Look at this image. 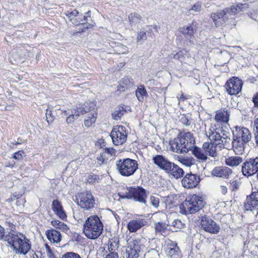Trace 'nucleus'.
<instances>
[{"label":"nucleus","mask_w":258,"mask_h":258,"mask_svg":"<svg viewBox=\"0 0 258 258\" xmlns=\"http://www.w3.org/2000/svg\"><path fill=\"white\" fill-rule=\"evenodd\" d=\"M52 210L60 219L64 220L67 218V215L63 209L61 203L57 200H54L52 203Z\"/></svg>","instance_id":"412c9836"},{"label":"nucleus","mask_w":258,"mask_h":258,"mask_svg":"<svg viewBox=\"0 0 258 258\" xmlns=\"http://www.w3.org/2000/svg\"><path fill=\"white\" fill-rule=\"evenodd\" d=\"M8 233L5 232V229L0 225V240L6 241L5 238L7 239V237H9L12 232H9Z\"/></svg>","instance_id":"09e8293b"},{"label":"nucleus","mask_w":258,"mask_h":258,"mask_svg":"<svg viewBox=\"0 0 258 258\" xmlns=\"http://www.w3.org/2000/svg\"><path fill=\"white\" fill-rule=\"evenodd\" d=\"M5 239L16 254L25 255L31 248L30 240L20 232L11 233Z\"/></svg>","instance_id":"7ed1b4c3"},{"label":"nucleus","mask_w":258,"mask_h":258,"mask_svg":"<svg viewBox=\"0 0 258 258\" xmlns=\"http://www.w3.org/2000/svg\"><path fill=\"white\" fill-rule=\"evenodd\" d=\"M118 247V243L115 242H113L110 243V246L109 247L108 249L111 251H112L113 250H114L116 248L117 249Z\"/></svg>","instance_id":"69168bd1"},{"label":"nucleus","mask_w":258,"mask_h":258,"mask_svg":"<svg viewBox=\"0 0 258 258\" xmlns=\"http://www.w3.org/2000/svg\"><path fill=\"white\" fill-rule=\"evenodd\" d=\"M146 258H160V254L159 252L154 249H152L151 250L148 251L145 255Z\"/></svg>","instance_id":"a18cd8bd"},{"label":"nucleus","mask_w":258,"mask_h":258,"mask_svg":"<svg viewBox=\"0 0 258 258\" xmlns=\"http://www.w3.org/2000/svg\"><path fill=\"white\" fill-rule=\"evenodd\" d=\"M148 225L145 218H136L130 220L127 224V229L130 232H136L139 229Z\"/></svg>","instance_id":"f3484780"},{"label":"nucleus","mask_w":258,"mask_h":258,"mask_svg":"<svg viewBox=\"0 0 258 258\" xmlns=\"http://www.w3.org/2000/svg\"><path fill=\"white\" fill-rule=\"evenodd\" d=\"M51 224L55 228L59 229L66 233L70 232V229L68 226L63 222L59 220H52Z\"/></svg>","instance_id":"f704fd0d"},{"label":"nucleus","mask_w":258,"mask_h":258,"mask_svg":"<svg viewBox=\"0 0 258 258\" xmlns=\"http://www.w3.org/2000/svg\"><path fill=\"white\" fill-rule=\"evenodd\" d=\"M104 157H105V156L103 155V154L101 153L97 157V166H100L104 163Z\"/></svg>","instance_id":"680f3d73"},{"label":"nucleus","mask_w":258,"mask_h":258,"mask_svg":"<svg viewBox=\"0 0 258 258\" xmlns=\"http://www.w3.org/2000/svg\"><path fill=\"white\" fill-rule=\"evenodd\" d=\"M84 21L85 22H82L80 23V24L78 25L79 28H78L77 32L83 33L85 32L87 29L91 28L95 25V22L91 18L89 20H85Z\"/></svg>","instance_id":"7c9ffc66"},{"label":"nucleus","mask_w":258,"mask_h":258,"mask_svg":"<svg viewBox=\"0 0 258 258\" xmlns=\"http://www.w3.org/2000/svg\"><path fill=\"white\" fill-rule=\"evenodd\" d=\"M203 198L197 195L188 197L180 206L182 213L194 214L202 209L205 205Z\"/></svg>","instance_id":"423d86ee"},{"label":"nucleus","mask_w":258,"mask_h":258,"mask_svg":"<svg viewBox=\"0 0 258 258\" xmlns=\"http://www.w3.org/2000/svg\"><path fill=\"white\" fill-rule=\"evenodd\" d=\"M122 199H131L146 205L147 195L146 190L141 186L131 187L127 191L119 194Z\"/></svg>","instance_id":"6e6552de"},{"label":"nucleus","mask_w":258,"mask_h":258,"mask_svg":"<svg viewBox=\"0 0 258 258\" xmlns=\"http://www.w3.org/2000/svg\"><path fill=\"white\" fill-rule=\"evenodd\" d=\"M230 112L227 110H220L217 111L215 116V119L217 122L227 123L229 121Z\"/></svg>","instance_id":"a878e982"},{"label":"nucleus","mask_w":258,"mask_h":258,"mask_svg":"<svg viewBox=\"0 0 258 258\" xmlns=\"http://www.w3.org/2000/svg\"><path fill=\"white\" fill-rule=\"evenodd\" d=\"M145 239L138 238L131 240L128 243L127 246L133 248L134 249H137L140 252L144 251L145 249L144 245Z\"/></svg>","instance_id":"393cba45"},{"label":"nucleus","mask_w":258,"mask_h":258,"mask_svg":"<svg viewBox=\"0 0 258 258\" xmlns=\"http://www.w3.org/2000/svg\"><path fill=\"white\" fill-rule=\"evenodd\" d=\"M234 128L235 130L232 131V147L236 154H242L244 150L245 145L251 139V134L249 130L245 127L236 126Z\"/></svg>","instance_id":"20e7f679"},{"label":"nucleus","mask_w":258,"mask_h":258,"mask_svg":"<svg viewBox=\"0 0 258 258\" xmlns=\"http://www.w3.org/2000/svg\"><path fill=\"white\" fill-rule=\"evenodd\" d=\"M252 101L254 104V106L256 108L258 107V93L253 95Z\"/></svg>","instance_id":"0e129e2a"},{"label":"nucleus","mask_w":258,"mask_h":258,"mask_svg":"<svg viewBox=\"0 0 258 258\" xmlns=\"http://www.w3.org/2000/svg\"><path fill=\"white\" fill-rule=\"evenodd\" d=\"M64 14L69 20L75 25H79L80 23L85 20H89L91 19V12L88 11L83 15L76 9H71L67 11Z\"/></svg>","instance_id":"1a4fd4ad"},{"label":"nucleus","mask_w":258,"mask_h":258,"mask_svg":"<svg viewBox=\"0 0 258 258\" xmlns=\"http://www.w3.org/2000/svg\"><path fill=\"white\" fill-rule=\"evenodd\" d=\"M179 31L184 35V37L187 40L189 41V43H191V40L194 38V31L191 25L179 28Z\"/></svg>","instance_id":"cd10ccee"},{"label":"nucleus","mask_w":258,"mask_h":258,"mask_svg":"<svg viewBox=\"0 0 258 258\" xmlns=\"http://www.w3.org/2000/svg\"><path fill=\"white\" fill-rule=\"evenodd\" d=\"M125 112V110L122 106H118L112 113V118L114 120H119Z\"/></svg>","instance_id":"ea45409f"},{"label":"nucleus","mask_w":258,"mask_h":258,"mask_svg":"<svg viewBox=\"0 0 258 258\" xmlns=\"http://www.w3.org/2000/svg\"><path fill=\"white\" fill-rule=\"evenodd\" d=\"M103 225L97 215L89 217L83 225V232L90 239H97L102 233Z\"/></svg>","instance_id":"39448f33"},{"label":"nucleus","mask_w":258,"mask_h":258,"mask_svg":"<svg viewBox=\"0 0 258 258\" xmlns=\"http://www.w3.org/2000/svg\"><path fill=\"white\" fill-rule=\"evenodd\" d=\"M72 240L76 241L78 244H82L85 242V238L81 234L77 233L74 234Z\"/></svg>","instance_id":"49530a36"},{"label":"nucleus","mask_w":258,"mask_h":258,"mask_svg":"<svg viewBox=\"0 0 258 258\" xmlns=\"http://www.w3.org/2000/svg\"><path fill=\"white\" fill-rule=\"evenodd\" d=\"M46 117L47 121L48 123L52 122L54 120L55 116L52 115V110L49 108L46 109Z\"/></svg>","instance_id":"de8ad7c7"},{"label":"nucleus","mask_w":258,"mask_h":258,"mask_svg":"<svg viewBox=\"0 0 258 258\" xmlns=\"http://www.w3.org/2000/svg\"><path fill=\"white\" fill-rule=\"evenodd\" d=\"M215 144L209 142H205L203 145V149L205 150L206 155H209L213 157L217 156L216 147Z\"/></svg>","instance_id":"bb28decb"},{"label":"nucleus","mask_w":258,"mask_h":258,"mask_svg":"<svg viewBox=\"0 0 258 258\" xmlns=\"http://www.w3.org/2000/svg\"><path fill=\"white\" fill-rule=\"evenodd\" d=\"M61 258H81L80 255L78 253L69 252L62 255Z\"/></svg>","instance_id":"5fc2aeb1"},{"label":"nucleus","mask_w":258,"mask_h":258,"mask_svg":"<svg viewBox=\"0 0 258 258\" xmlns=\"http://www.w3.org/2000/svg\"><path fill=\"white\" fill-rule=\"evenodd\" d=\"M201 224L203 229L212 234L218 233L220 229V226L211 218L204 216L201 221Z\"/></svg>","instance_id":"4468645a"},{"label":"nucleus","mask_w":258,"mask_h":258,"mask_svg":"<svg viewBox=\"0 0 258 258\" xmlns=\"http://www.w3.org/2000/svg\"><path fill=\"white\" fill-rule=\"evenodd\" d=\"M116 166L118 172L124 177L133 175L139 169L138 161L129 158L117 160Z\"/></svg>","instance_id":"0eeeda50"},{"label":"nucleus","mask_w":258,"mask_h":258,"mask_svg":"<svg viewBox=\"0 0 258 258\" xmlns=\"http://www.w3.org/2000/svg\"><path fill=\"white\" fill-rule=\"evenodd\" d=\"M243 161V159L239 156L229 157L225 160V163L227 165L234 167L237 166Z\"/></svg>","instance_id":"72a5a7b5"},{"label":"nucleus","mask_w":258,"mask_h":258,"mask_svg":"<svg viewBox=\"0 0 258 258\" xmlns=\"http://www.w3.org/2000/svg\"><path fill=\"white\" fill-rule=\"evenodd\" d=\"M45 248L48 258H56L53 250L47 244H45Z\"/></svg>","instance_id":"603ef678"},{"label":"nucleus","mask_w":258,"mask_h":258,"mask_svg":"<svg viewBox=\"0 0 258 258\" xmlns=\"http://www.w3.org/2000/svg\"><path fill=\"white\" fill-rule=\"evenodd\" d=\"M141 252L134 249L133 248L127 246L126 249V254L127 258H137Z\"/></svg>","instance_id":"79ce46f5"},{"label":"nucleus","mask_w":258,"mask_h":258,"mask_svg":"<svg viewBox=\"0 0 258 258\" xmlns=\"http://www.w3.org/2000/svg\"><path fill=\"white\" fill-rule=\"evenodd\" d=\"M90 103L91 102H89V103L87 102L85 104V108H81V107H80V108L78 107L77 108V109L73 110L74 113L76 115V118H78V117L79 116V115L80 114H84L88 112H92L93 108H90Z\"/></svg>","instance_id":"c9c22d12"},{"label":"nucleus","mask_w":258,"mask_h":258,"mask_svg":"<svg viewBox=\"0 0 258 258\" xmlns=\"http://www.w3.org/2000/svg\"><path fill=\"white\" fill-rule=\"evenodd\" d=\"M191 150L192 154L198 159L202 161H205L207 159V155L204 153L203 151L200 148L194 146Z\"/></svg>","instance_id":"473e14b6"},{"label":"nucleus","mask_w":258,"mask_h":258,"mask_svg":"<svg viewBox=\"0 0 258 258\" xmlns=\"http://www.w3.org/2000/svg\"><path fill=\"white\" fill-rule=\"evenodd\" d=\"M195 144L192 134L190 132L180 133L177 137L170 141V149L172 152L178 154H184L191 150Z\"/></svg>","instance_id":"f03ea898"},{"label":"nucleus","mask_w":258,"mask_h":258,"mask_svg":"<svg viewBox=\"0 0 258 258\" xmlns=\"http://www.w3.org/2000/svg\"><path fill=\"white\" fill-rule=\"evenodd\" d=\"M242 85V80L238 77H233L227 81L224 87L228 94L236 95L241 92Z\"/></svg>","instance_id":"f8f14e48"},{"label":"nucleus","mask_w":258,"mask_h":258,"mask_svg":"<svg viewBox=\"0 0 258 258\" xmlns=\"http://www.w3.org/2000/svg\"><path fill=\"white\" fill-rule=\"evenodd\" d=\"M220 136V134L219 132H217L215 129L214 131L211 132L209 134V139L212 143L215 144L216 146H219L221 148H224L227 146V144L223 142V140Z\"/></svg>","instance_id":"6ab92c4d"},{"label":"nucleus","mask_w":258,"mask_h":258,"mask_svg":"<svg viewBox=\"0 0 258 258\" xmlns=\"http://www.w3.org/2000/svg\"><path fill=\"white\" fill-rule=\"evenodd\" d=\"M242 172L244 176H250L258 172V157L247 158L242 166Z\"/></svg>","instance_id":"9b49d317"},{"label":"nucleus","mask_w":258,"mask_h":258,"mask_svg":"<svg viewBox=\"0 0 258 258\" xmlns=\"http://www.w3.org/2000/svg\"><path fill=\"white\" fill-rule=\"evenodd\" d=\"M45 234L48 239L51 242L58 243L61 241L60 233L54 229L47 230Z\"/></svg>","instance_id":"b1692460"},{"label":"nucleus","mask_w":258,"mask_h":258,"mask_svg":"<svg viewBox=\"0 0 258 258\" xmlns=\"http://www.w3.org/2000/svg\"><path fill=\"white\" fill-rule=\"evenodd\" d=\"M90 108H92V111L91 112V119H85L84 121V124L86 127H90L92 123H94L96 121V115L95 105L94 103H90Z\"/></svg>","instance_id":"2f4dec72"},{"label":"nucleus","mask_w":258,"mask_h":258,"mask_svg":"<svg viewBox=\"0 0 258 258\" xmlns=\"http://www.w3.org/2000/svg\"><path fill=\"white\" fill-rule=\"evenodd\" d=\"M184 224L179 219L174 220L172 223V226L178 229H181L184 227Z\"/></svg>","instance_id":"8fccbe9b"},{"label":"nucleus","mask_w":258,"mask_h":258,"mask_svg":"<svg viewBox=\"0 0 258 258\" xmlns=\"http://www.w3.org/2000/svg\"><path fill=\"white\" fill-rule=\"evenodd\" d=\"M133 80L128 77H125L122 79V83L126 87H130L133 84Z\"/></svg>","instance_id":"864d4df0"},{"label":"nucleus","mask_w":258,"mask_h":258,"mask_svg":"<svg viewBox=\"0 0 258 258\" xmlns=\"http://www.w3.org/2000/svg\"><path fill=\"white\" fill-rule=\"evenodd\" d=\"M184 52L182 50H180L174 55L173 58L179 60L181 62L184 58Z\"/></svg>","instance_id":"bf43d9fd"},{"label":"nucleus","mask_w":258,"mask_h":258,"mask_svg":"<svg viewBox=\"0 0 258 258\" xmlns=\"http://www.w3.org/2000/svg\"><path fill=\"white\" fill-rule=\"evenodd\" d=\"M23 154H24L23 151H19L14 154L13 158L16 160H21L23 158Z\"/></svg>","instance_id":"e2e57ef3"},{"label":"nucleus","mask_w":258,"mask_h":258,"mask_svg":"<svg viewBox=\"0 0 258 258\" xmlns=\"http://www.w3.org/2000/svg\"><path fill=\"white\" fill-rule=\"evenodd\" d=\"M152 31L150 26H146L145 28L141 29L137 36V41H144L147 38L146 32L150 33Z\"/></svg>","instance_id":"4c0bfd02"},{"label":"nucleus","mask_w":258,"mask_h":258,"mask_svg":"<svg viewBox=\"0 0 258 258\" xmlns=\"http://www.w3.org/2000/svg\"><path fill=\"white\" fill-rule=\"evenodd\" d=\"M113 48L115 52L118 54H123L127 51V47L121 43H118L114 46Z\"/></svg>","instance_id":"c03bdc74"},{"label":"nucleus","mask_w":258,"mask_h":258,"mask_svg":"<svg viewBox=\"0 0 258 258\" xmlns=\"http://www.w3.org/2000/svg\"><path fill=\"white\" fill-rule=\"evenodd\" d=\"M63 113L64 115H68L66 119V121L68 124L74 122L75 119L78 118H76L73 109H68V111L64 110L63 111Z\"/></svg>","instance_id":"a19ab883"},{"label":"nucleus","mask_w":258,"mask_h":258,"mask_svg":"<svg viewBox=\"0 0 258 258\" xmlns=\"http://www.w3.org/2000/svg\"><path fill=\"white\" fill-rule=\"evenodd\" d=\"M100 176L98 175L91 173L89 174L86 178L87 181L90 184L99 183L100 181Z\"/></svg>","instance_id":"37998d69"},{"label":"nucleus","mask_w":258,"mask_h":258,"mask_svg":"<svg viewBox=\"0 0 258 258\" xmlns=\"http://www.w3.org/2000/svg\"><path fill=\"white\" fill-rule=\"evenodd\" d=\"M167 255L171 258H180L181 252L175 241L169 240L165 248Z\"/></svg>","instance_id":"dca6fc26"},{"label":"nucleus","mask_w":258,"mask_h":258,"mask_svg":"<svg viewBox=\"0 0 258 258\" xmlns=\"http://www.w3.org/2000/svg\"><path fill=\"white\" fill-rule=\"evenodd\" d=\"M153 162L160 169L165 170L167 169L171 162L169 161L166 158L161 155H157L153 157Z\"/></svg>","instance_id":"4be33fe9"},{"label":"nucleus","mask_w":258,"mask_h":258,"mask_svg":"<svg viewBox=\"0 0 258 258\" xmlns=\"http://www.w3.org/2000/svg\"><path fill=\"white\" fill-rule=\"evenodd\" d=\"M128 19L132 26H136L143 20L142 17L137 13H132L128 16Z\"/></svg>","instance_id":"58836bf2"},{"label":"nucleus","mask_w":258,"mask_h":258,"mask_svg":"<svg viewBox=\"0 0 258 258\" xmlns=\"http://www.w3.org/2000/svg\"><path fill=\"white\" fill-rule=\"evenodd\" d=\"M150 203L153 206H154L155 208H158V207L159 206V199L156 197L152 196L150 197Z\"/></svg>","instance_id":"4d7b16f0"},{"label":"nucleus","mask_w":258,"mask_h":258,"mask_svg":"<svg viewBox=\"0 0 258 258\" xmlns=\"http://www.w3.org/2000/svg\"><path fill=\"white\" fill-rule=\"evenodd\" d=\"M201 3L198 2L192 6L191 8L189 10V11H194L196 12H198L201 11Z\"/></svg>","instance_id":"13d9d810"},{"label":"nucleus","mask_w":258,"mask_h":258,"mask_svg":"<svg viewBox=\"0 0 258 258\" xmlns=\"http://www.w3.org/2000/svg\"><path fill=\"white\" fill-rule=\"evenodd\" d=\"M104 152L102 153L105 156V154H107L111 156H115L116 153L115 149L113 148H105L103 149Z\"/></svg>","instance_id":"3c124183"},{"label":"nucleus","mask_w":258,"mask_h":258,"mask_svg":"<svg viewBox=\"0 0 258 258\" xmlns=\"http://www.w3.org/2000/svg\"><path fill=\"white\" fill-rule=\"evenodd\" d=\"M125 129L123 126L119 125L114 126L112 130L110 136L115 145H122L126 142L127 135Z\"/></svg>","instance_id":"ddd939ff"},{"label":"nucleus","mask_w":258,"mask_h":258,"mask_svg":"<svg viewBox=\"0 0 258 258\" xmlns=\"http://www.w3.org/2000/svg\"><path fill=\"white\" fill-rule=\"evenodd\" d=\"M180 121L181 123L186 126H188L190 124L188 117L184 114H183L180 117Z\"/></svg>","instance_id":"052dcab7"},{"label":"nucleus","mask_w":258,"mask_h":258,"mask_svg":"<svg viewBox=\"0 0 258 258\" xmlns=\"http://www.w3.org/2000/svg\"><path fill=\"white\" fill-rule=\"evenodd\" d=\"M78 205L86 210H90L94 207L95 198L89 191L82 192L78 194Z\"/></svg>","instance_id":"9d476101"},{"label":"nucleus","mask_w":258,"mask_h":258,"mask_svg":"<svg viewBox=\"0 0 258 258\" xmlns=\"http://www.w3.org/2000/svg\"><path fill=\"white\" fill-rule=\"evenodd\" d=\"M201 181L200 176L187 173L181 180L182 186L186 188H193L197 186Z\"/></svg>","instance_id":"2eb2a0df"},{"label":"nucleus","mask_w":258,"mask_h":258,"mask_svg":"<svg viewBox=\"0 0 258 258\" xmlns=\"http://www.w3.org/2000/svg\"><path fill=\"white\" fill-rule=\"evenodd\" d=\"M136 95L140 102H143L144 97L148 96L147 90L143 85L139 86L136 91Z\"/></svg>","instance_id":"e433bc0d"},{"label":"nucleus","mask_w":258,"mask_h":258,"mask_svg":"<svg viewBox=\"0 0 258 258\" xmlns=\"http://www.w3.org/2000/svg\"><path fill=\"white\" fill-rule=\"evenodd\" d=\"M248 7L249 5L247 3H238L236 5H232L224 10L212 13L211 18L213 20L215 26L218 27L226 23L229 19L233 18V17L239 12L245 11Z\"/></svg>","instance_id":"f257e3e1"},{"label":"nucleus","mask_w":258,"mask_h":258,"mask_svg":"<svg viewBox=\"0 0 258 258\" xmlns=\"http://www.w3.org/2000/svg\"><path fill=\"white\" fill-rule=\"evenodd\" d=\"M232 173V170L227 167L217 166L212 171V174L215 176L228 178Z\"/></svg>","instance_id":"aec40b11"},{"label":"nucleus","mask_w":258,"mask_h":258,"mask_svg":"<svg viewBox=\"0 0 258 258\" xmlns=\"http://www.w3.org/2000/svg\"><path fill=\"white\" fill-rule=\"evenodd\" d=\"M181 162L187 167H189L192 165L191 161L188 159H182Z\"/></svg>","instance_id":"338daca9"},{"label":"nucleus","mask_w":258,"mask_h":258,"mask_svg":"<svg viewBox=\"0 0 258 258\" xmlns=\"http://www.w3.org/2000/svg\"><path fill=\"white\" fill-rule=\"evenodd\" d=\"M166 172L172 175L175 178L182 177L184 174L183 170L173 162H171Z\"/></svg>","instance_id":"5701e85b"},{"label":"nucleus","mask_w":258,"mask_h":258,"mask_svg":"<svg viewBox=\"0 0 258 258\" xmlns=\"http://www.w3.org/2000/svg\"><path fill=\"white\" fill-rule=\"evenodd\" d=\"M258 205V191H254L246 198L244 204L245 209L248 211H252V209Z\"/></svg>","instance_id":"a211bd4d"},{"label":"nucleus","mask_w":258,"mask_h":258,"mask_svg":"<svg viewBox=\"0 0 258 258\" xmlns=\"http://www.w3.org/2000/svg\"><path fill=\"white\" fill-rule=\"evenodd\" d=\"M254 125L256 128L255 132H258V117L254 120Z\"/></svg>","instance_id":"774afa93"},{"label":"nucleus","mask_w":258,"mask_h":258,"mask_svg":"<svg viewBox=\"0 0 258 258\" xmlns=\"http://www.w3.org/2000/svg\"><path fill=\"white\" fill-rule=\"evenodd\" d=\"M239 184L236 180H232L230 182L229 188L232 190H236L239 188Z\"/></svg>","instance_id":"6e6d98bb"},{"label":"nucleus","mask_w":258,"mask_h":258,"mask_svg":"<svg viewBox=\"0 0 258 258\" xmlns=\"http://www.w3.org/2000/svg\"><path fill=\"white\" fill-rule=\"evenodd\" d=\"M217 132H219L220 134V136L223 140V142L227 145H229L231 141L230 133L226 127H217L215 128Z\"/></svg>","instance_id":"c756f323"},{"label":"nucleus","mask_w":258,"mask_h":258,"mask_svg":"<svg viewBox=\"0 0 258 258\" xmlns=\"http://www.w3.org/2000/svg\"><path fill=\"white\" fill-rule=\"evenodd\" d=\"M169 226L168 221H160L155 223V229L156 234L163 235Z\"/></svg>","instance_id":"c85d7f7f"}]
</instances>
